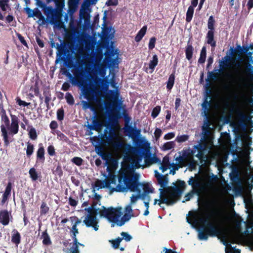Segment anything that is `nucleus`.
Here are the masks:
<instances>
[{
    "label": "nucleus",
    "mask_w": 253,
    "mask_h": 253,
    "mask_svg": "<svg viewBox=\"0 0 253 253\" xmlns=\"http://www.w3.org/2000/svg\"><path fill=\"white\" fill-rule=\"evenodd\" d=\"M158 63V58L156 54L153 55L152 60H151L149 63V68L152 70V73L155 69L156 66Z\"/></svg>",
    "instance_id": "35"
},
{
    "label": "nucleus",
    "mask_w": 253,
    "mask_h": 253,
    "mask_svg": "<svg viewBox=\"0 0 253 253\" xmlns=\"http://www.w3.org/2000/svg\"><path fill=\"white\" fill-rule=\"evenodd\" d=\"M207 57V50L205 46H203L200 52V57L198 59L199 64H204L205 62Z\"/></svg>",
    "instance_id": "32"
},
{
    "label": "nucleus",
    "mask_w": 253,
    "mask_h": 253,
    "mask_svg": "<svg viewBox=\"0 0 253 253\" xmlns=\"http://www.w3.org/2000/svg\"><path fill=\"white\" fill-rule=\"evenodd\" d=\"M231 56L226 55L224 57L223 60L219 62V68L218 70L219 72H222L225 69L231 67L230 61L232 60Z\"/></svg>",
    "instance_id": "20"
},
{
    "label": "nucleus",
    "mask_w": 253,
    "mask_h": 253,
    "mask_svg": "<svg viewBox=\"0 0 253 253\" xmlns=\"http://www.w3.org/2000/svg\"><path fill=\"white\" fill-rule=\"evenodd\" d=\"M162 134V130L159 128H156L155 132H154V135L155 137L156 140H158L160 137H161V135Z\"/></svg>",
    "instance_id": "61"
},
{
    "label": "nucleus",
    "mask_w": 253,
    "mask_h": 253,
    "mask_svg": "<svg viewBox=\"0 0 253 253\" xmlns=\"http://www.w3.org/2000/svg\"><path fill=\"white\" fill-rule=\"evenodd\" d=\"M105 55V61L107 63H110L109 66H111L112 63H113L115 61V59L112 58V57L115 55L114 50L112 49L108 48L107 49Z\"/></svg>",
    "instance_id": "24"
},
{
    "label": "nucleus",
    "mask_w": 253,
    "mask_h": 253,
    "mask_svg": "<svg viewBox=\"0 0 253 253\" xmlns=\"http://www.w3.org/2000/svg\"><path fill=\"white\" fill-rule=\"evenodd\" d=\"M49 210V208L45 202H42L40 207V213L41 215L47 214Z\"/></svg>",
    "instance_id": "39"
},
{
    "label": "nucleus",
    "mask_w": 253,
    "mask_h": 253,
    "mask_svg": "<svg viewBox=\"0 0 253 253\" xmlns=\"http://www.w3.org/2000/svg\"><path fill=\"white\" fill-rule=\"evenodd\" d=\"M218 75V73H214L213 72L209 71L208 73V79L216 80L217 79Z\"/></svg>",
    "instance_id": "56"
},
{
    "label": "nucleus",
    "mask_w": 253,
    "mask_h": 253,
    "mask_svg": "<svg viewBox=\"0 0 253 253\" xmlns=\"http://www.w3.org/2000/svg\"><path fill=\"white\" fill-rule=\"evenodd\" d=\"M194 11V8L192 6H189L186 14V21L188 23L191 22L192 20L193 13Z\"/></svg>",
    "instance_id": "37"
},
{
    "label": "nucleus",
    "mask_w": 253,
    "mask_h": 253,
    "mask_svg": "<svg viewBox=\"0 0 253 253\" xmlns=\"http://www.w3.org/2000/svg\"><path fill=\"white\" fill-rule=\"evenodd\" d=\"M175 70L169 76L168 81L167 83V88L171 90L174 84Z\"/></svg>",
    "instance_id": "27"
},
{
    "label": "nucleus",
    "mask_w": 253,
    "mask_h": 253,
    "mask_svg": "<svg viewBox=\"0 0 253 253\" xmlns=\"http://www.w3.org/2000/svg\"><path fill=\"white\" fill-rule=\"evenodd\" d=\"M83 222L87 227H92L95 231L98 230L99 226L97 225L98 222L96 219V216L87 215Z\"/></svg>",
    "instance_id": "16"
},
{
    "label": "nucleus",
    "mask_w": 253,
    "mask_h": 253,
    "mask_svg": "<svg viewBox=\"0 0 253 253\" xmlns=\"http://www.w3.org/2000/svg\"><path fill=\"white\" fill-rule=\"evenodd\" d=\"M29 173L30 178L33 181L37 180L41 175V173H38L34 168H32L30 169Z\"/></svg>",
    "instance_id": "31"
},
{
    "label": "nucleus",
    "mask_w": 253,
    "mask_h": 253,
    "mask_svg": "<svg viewBox=\"0 0 253 253\" xmlns=\"http://www.w3.org/2000/svg\"><path fill=\"white\" fill-rule=\"evenodd\" d=\"M36 4L39 7L42 8L44 14L46 16L47 19L49 20L50 14L55 12L52 6H47L45 3L41 0H37Z\"/></svg>",
    "instance_id": "17"
},
{
    "label": "nucleus",
    "mask_w": 253,
    "mask_h": 253,
    "mask_svg": "<svg viewBox=\"0 0 253 253\" xmlns=\"http://www.w3.org/2000/svg\"><path fill=\"white\" fill-rule=\"evenodd\" d=\"M95 186L98 188H103L107 187V185L105 180L104 181L97 180L95 183Z\"/></svg>",
    "instance_id": "55"
},
{
    "label": "nucleus",
    "mask_w": 253,
    "mask_h": 253,
    "mask_svg": "<svg viewBox=\"0 0 253 253\" xmlns=\"http://www.w3.org/2000/svg\"><path fill=\"white\" fill-rule=\"evenodd\" d=\"M121 235L123 237V240L124 239L126 242H129L132 239V237L126 232H122Z\"/></svg>",
    "instance_id": "57"
},
{
    "label": "nucleus",
    "mask_w": 253,
    "mask_h": 253,
    "mask_svg": "<svg viewBox=\"0 0 253 253\" xmlns=\"http://www.w3.org/2000/svg\"><path fill=\"white\" fill-rule=\"evenodd\" d=\"M41 238L43 239L42 244L44 245L49 246L51 244L52 242L47 230H45L42 233Z\"/></svg>",
    "instance_id": "29"
},
{
    "label": "nucleus",
    "mask_w": 253,
    "mask_h": 253,
    "mask_svg": "<svg viewBox=\"0 0 253 253\" xmlns=\"http://www.w3.org/2000/svg\"><path fill=\"white\" fill-rule=\"evenodd\" d=\"M189 135L187 134H183L180 136H177L176 140L178 142L181 143L187 141L189 139Z\"/></svg>",
    "instance_id": "52"
},
{
    "label": "nucleus",
    "mask_w": 253,
    "mask_h": 253,
    "mask_svg": "<svg viewBox=\"0 0 253 253\" xmlns=\"http://www.w3.org/2000/svg\"><path fill=\"white\" fill-rule=\"evenodd\" d=\"M30 90L34 91L35 95H39L40 93V89L38 85V83L37 82H36L34 85L33 86H32L30 87Z\"/></svg>",
    "instance_id": "53"
},
{
    "label": "nucleus",
    "mask_w": 253,
    "mask_h": 253,
    "mask_svg": "<svg viewBox=\"0 0 253 253\" xmlns=\"http://www.w3.org/2000/svg\"><path fill=\"white\" fill-rule=\"evenodd\" d=\"M205 179L207 180L205 182L200 181L201 178L199 176L197 177L191 176L188 181V185L192 187V190L186 194L184 197L185 201H188L193 197L194 194L200 195L202 193L207 191L211 188L214 183L218 180L216 175L211 173V175L207 174L205 176Z\"/></svg>",
    "instance_id": "5"
},
{
    "label": "nucleus",
    "mask_w": 253,
    "mask_h": 253,
    "mask_svg": "<svg viewBox=\"0 0 253 253\" xmlns=\"http://www.w3.org/2000/svg\"><path fill=\"white\" fill-rule=\"evenodd\" d=\"M123 116L125 121V126L123 128L124 132L132 138L140 134L141 131L139 129H137L135 127H132L129 125L131 118L128 116L126 110L123 112Z\"/></svg>",
    "instance_id": "10"
},
{
    "label": "nucleus",
    "mask_w": 253,
    "mask_h": 253,
    "mask_svg": "<svg viewBox=\"0 0 253 253\" xmlns=\"http://www.w3.org/2000/svg\"><path fill=\"white\" fill-rule=\"evenodd\" d=\"M48 154L50 156H54L56 155L55 149L54 147L51 145L48 146L47 148Z\"/></svg>",
    "instance_id": "54"
},
{
    "label": "nucleus",
    "mask_w": 253,
    "mask_h": 253,
    "mask_svg": "<svg viewBox=\"0 0 253 253\" xmlns=\"http://www.w3.org/2000/svg\"><path fill=\"white\" fill-rule=\"evenodd\" d=\"M211 89L208 88L207 89L204 101L201 105L204 115L206 117L208 116L210 108L211 106V101L209 100V99L211 98Z\"/></svg>",
    "instance_id": "15"
},
{
    "label": "nucleus",
    "mask_w": 253,
    "mask_h": 253,
    "mask_svg": "<svg viewBox=\"0 0 253 253\" xmlns=\"http://www.w3.org/2000/svg\"><path fill=\"white\" fill-rule=\"evenodd\" d=\"M10 213L7 210H4L0 211V223L3 225H7L10 221Z\"/></svg>",
    "instance_id": "21"
},
{
    "label": "nucleus",
    "mask_w": 253,
    "mask_h": 253,
    "mask_svg": "<svg viewBox=\"0 0 253 253\" xmlns=\"http://www.w3.org/2000/svg\"><path fill=\"white\" fill-rule=\"evenodd\" d=\"M139 175L136 173L123 170L120 171L118 175V184L113 188V190L119 192H125L129 191L136 192V195H132L129 204L132 205L138 199H144V194L141 193L140 186L141 183L139 181Z\"/></svg>",
    "instance_id": "2"
},
{
    "label": "nucleus",
    "mask_w": 253,
    "mask_h": 253,
    "mask_svg": "<svg viewBox=\"0 0 253 253\" xmlns=\"http://www.w3.org/2000/svg\"><path fill=\"white\" fill-rule=\"evenodd\" d=\"M206 148V144L205 143H200L193 146V149L189 153V155L191 156H195L199 160H201L204 158Z\"/></svg>",
    "instance_id": "14"
},
{
    "label": "nucleus",
    "mask_w": 253,
    "mask_h": 253,
    "mask_svg": "<svg viewBox=\"0 0 253 253\" xmlns=\"http://www.w3.org/2000/svg\"><path fill=\"white\" fill-rule=\"evenodd\" d=\"M174 146V143L173 141L167 142L164 143V144L163 146L162 149L164 151L169 150L173 148Z\"/></svg>",
    "instance_id": "44"
},
{
    "label": "nucleus",
    "mask_w": 253,
    "mask_h": 253,
    "mask_svg": "<svg viewBox=\"0 0 253 253\" xmlns=\"http://www.w3.org/2000/svg\"><path fill=\"white\" fill-rule=\"evenodd\" d=\"M194 48L191 43L189 41L188 42L187 45L185 48V53L186 58L189 61L190 63L192 62V59L194 54Z\"/></svg>",
    "instance_id": "22"
},
{
    "label": "nucleus",
    "mask_w": 253,
    "mask_h": 253,
    "mask_svg": "<svg viewBox=\"0 0 253 253\" xmlns=\"http://www.w3.org/2000/svg\"><path fill=\"white\" fill-rule=\"evenodd\" d=\"M28 127H30L28 132L30 138L32 140H36L38 137L36 129L32 126H29Z\"/></svg>",
    "instance_id": "40"
},
{
    "label": "nucleus",
    "mask_w": 253,
    "mask_h": 253,
    "mask_svg": "<svg viewBox=\"0 0 253 253\" xmlns=\"http://www.w3.org/2000/svg\"><path fill=\"white\" fill-rule=\"evenodd\" d=\"M186 186L184 181L178 180L177 185L168 186L165 189H159L160 199H155L154 204L156 205L159 202V206L162 204L168 206L174 205L179 200Z\"/></svg>",
    "instance_id": "4"
},
{
    "label": "nucleus",
    "mask_w": 253,
    "mask_h": 253,
    "mask_svg": "<svg viewBox=\"0 0 253 253\" xmlns=\"http://www.w3.org/2000/svg\"><path fill=\"white\" fill-rule=\"evenodd\" d=\"M71 231L72 232V237L73 238V241L77 243L78 239L76 238V235L79 233L78 229L77 228V227L72 226L71 229Z\"/></svg>",
    "instance_id": "46"
},
{
    "label": "nucleus",
    "mask_w": 253,
    "mask_h": 253,
    "mask_svg": "<svg viewBox=\"0 0 253 253\" xmlns=\"http://www.w3.org/2000/svg\"><path fill=\"white\" fill-rule=\"evenodd\" d=\"M104 137L106 139V143L108 145L112 146L114 149L118 150L122 148L123 143L114 130L111 129L108 135L105 134Z\"/></svg>",
    "instance_id": "11"
},
{
    "label": "nucleus",
    "mask_w": 253,
    "mask_h": 253,
    "mask_svg": "<svg viewBox=\"0 0 253 253\" xmlns=\"http://www.w3.org/2000/svg\"><path fill=\"white\" fill-rule=\"evenodd\" d=\"M122 240L123 238L119 237L115 240L110 241V242L111 243L113 248L115 249H117L119 248L120 243Z\"/></svg>",
    "instance_id": "41"
},
{
    "label": "nucleus",
    "mask_w": 253,
    "mask_h": 253,
    "mask_svg": "<svg viewBox=\"0 0 253 253\" xmlns=\"http://www.w3.org/2000/svg\"><path fill=\"white\" fill-rule=\"evenodd\" d=\"M245 73L248 78V79L251 82H253V66L248 64L245 70Z\"/></svg>",
    "instance_id": "26"
},
{
    "label": "nucleus",
    "mask_w": 253,
    "mask_h": 253,
    "mask_svg": "<svg viewBox=\"0 0 253 253\" xmlns=\"http://www.w3.org/2000/svg\"><path fill=\"white\" fill-rule=\"evenodd\" d=\"M157 180L159 184L161 186L160 189H165L166 187H168L167 186L168 183V179L167 175H163L161 178H159Z\"/></svg>",
    "instance_id": "33"
},
{
    "label": "nucleus",
    "mask_w": 253,
    "mask_h": 253,
    "mask_svg": "<svg viewBox=\"0 0 253 253\" xmlns=\"http://www.w3.org/2000/svg\"><path fill=\"white\" fill-rule=\"evenodd\" d=\"M64 109L61 108L59 109L57 111V119L61 121L64 119Z\"/></svg>",
    "instance_id": "48"
},
{
    "label": "nucleus",
    "mask_w": 253,
    "mask_h": 253,
    "mask_svg": "<svg viewBox=\"0 0 253 253\" xmlns=\"http://www.w3.org/2000/svg\"><path fill=\"white\" fill-rule=\"evenodd\" d=\"M118 4V0H108L106 2V5L107 6H116Z\"/></svg>",
    "instance_id": "63"
},
{
    "label": "nucleus",
    "mask_w": 253,
    "mask_h": 253,
    "mask_svg": "<svg viewBox=\"0 0 253 253\" xmlns=\"http://www.w3.org/2000/svg\"><path fill=\"white\" fill-rule=\"evenodd\" d=\"M147 29V26H144L137 33L135 37V41L136 42H139L146 34Z\"/></svg>",
    "instance_id": "28"
},
{
    "label": "nucleus",
    "mask_w": 253,
    "mask_h": 253,
    "mask_svg": "<svg viewBox=\"0 0 253 253\" xmlns=\"http://www.w3.org/2000/svg\"><path fill=\"white\" fill-rule=\"evenodd\" d=\"M78 244H79L78 241L77 243H76L73 241V245L71 248V253H80V251L78 247Z\"/></svg>",
    "instance_id": "59"
},
{
    "label": "nucleus",
    "mask_w": 253,
    "mask_h": 253,
    "mask_svg": "<svg viewBox=\"0 0 253 253\" xmlns=\"http://www.w3.org/2000/svg\"><path fill=\"white\" fill-rule=\"evenodd\" d=\"M25 11L28 14V17H33L34 16H37L38 14H41V12L38 9H36V10L35 11L28 7L25 8Z\"/></svg>",
    "instance_id": "38"
},
{
    "label": "nucleus",
    "mask_w": 253,
    "mask_h": 253,
    "mask_svg": "<svg viewBox=\"0 0 253 253\" xmlns=\"http://www.w3.org/2000/svg\"><path fill=\"white\" fill-rule=\"evenodd\" d=\"M120 93L117 90H110L108 97L112 100V105L107 102L104 103L106 113L109 121L115 122L121 116L119 112L122 102L119 100Z\"/></svg>",
    "instance_id": "7"
},
{
    "label": "nucleus",
    "mask_w": 253,
    "mask_h": 253,
    "mask_svg": "<svg viewBox=\"0 0 253 253\" xmlns=\"http://www.w3.org/2000/svg\"><path fill=\"white\" fill-rule=\"evenodd\" d=\"M75 77L71 80L73 85L83 86L82 92L84 97L87 101H82V107L84 110L89 109L93 112L92 125H88L87 128L90 130L99 131L103 126L102 122L99 120L97 115L96 109L93 103H95L97 107L101 110H104V102L99 97L102 96V91L104 88V80L97 76L93 77V83L90 82L88 84L85 82V72L82 68L75 73Z\"/></svg>",
    "instance_id": "1"
},
{
    "label": "nucleus",
    "mask_w": 253,
    "mask_h": 253,
    "mask_svg": "<svg viewBox=\"0 0 253 253\" xmlns=\"http://www.w3.org/2000/svg\"><path fill=\"white\" fill-rule=\"evenodd\" d=\"M11 189H12V183L11 182H8V183L6 185L5 191L3 194L9 198V197L11 195Z\"/></svg>",
    "instance_id": "42"
},
{
    "label": "nucleus",
    "mask_w": 253,
    "mask_h": 253,
    "mask_svg": "<svg viewBox=\"0 0 253 253\" xmlns=\"http://www.w3.org/2000/svg\"><path fill=\"white\" fill-rule=\"evenodd\" d=\"M8 1L9 0H0V7L3 11L6 10V7H9Z\"/></svg>",
    "instance_id": "50"
},
{
    "label": "nucleus",
    "mask_w": 253,
    "mask_h": 253,
    "mask_svg": "<svg viewBox=\"0 0 253 253\" xmlns=\"http://www.w3.org/2000/svg\"><path fill=\"white\" fill-rule=\"evenodd\" d=\"M45 150L42 143L39 144V148L36 153V164H43L45 162Z\"/></svg>",
    "instance_id": "18"
},
{
    "label": "nucleus",
    "mask_w": 253,
    "mask_h": 253,
    "mask_svg": "<svg viewBox=\"0 0 253 253\" xmlns=\"http://www.w3.org/2000/svg\"><path fill=\"white\" fill-rule=\"evenodd\" d=\"M161 111V106H157L155 107H154L152 110V113H151V116L153 118H156L158 115L159 114L160 112Z\"/></svg>",
    "instance_id": "47"
},
{
    "label": "nucleus",
    "mask_w": 253,
    "mask_h": 253,
    "mask_svg": "<svg viewBox=\"0 0 253 253\" xmlns=\"http://www.w3.org/2000/svg\"><path fill=\"white\" fill-rule=\"evenodd\" d=\"M72 162L78 166H81L83 165V160L78 157H75L72 159Z\"/></svg>",
    "instance_id": "49"
},
{
    "label": "nucleus",
    "mask_w": 253,
    "mask_h": 253,
    "mask_svg": "<svg viewBox=\"0 0 253 253\" xmlns=\"http://www.w3.org/2000/svg\"><path fill=\"white\" fill-rule=\"evenodd\" d=\"M19 120L15 116L11 117V123L9 125V126L7 129L10 131V133L13 134H16L18 133L19 130L18 125Z\"/></svg>",
    "instance_id": "19"
},
{
    "label": "nucleus",
    "mask_w": 253,
    "mask_h": 253,
    "mask_svg": "<svg viewBox=\"0 0 253 253\" xmlns=\"http://www.w3.org/2000/svg\"><path fill=\"white\" fill-rule=\"evenodd\" d=\"M141 184L142 185L139 187L141 190V188H143L144 193L142 194H144V196L146 194H148L149 193L152 192V190L151 189L148 184H144L141 183Z\"/></svg>",
    "instance_id": "43"
},
{
    "label": "nucleus",
    "mask_w": 253,
    "mask_h": 253,
    "mask_svg": "<svg viewBox=\"0 0 253 253\" xmlns=\"http://www.w3.org/2000/svg\"><path fill=\"white\" fill-rule=\"evenodd\" d=\"M65 98L67 102L70 105H73L74 104V99L73 95L69 92H67L65 95Z\"/></svg>",
    "instance_id": "45"
},
{
    "label": "nucleus",
    "mask_w": 253,
    "mask_h": 253,
    "mask_svg": "<svg viewBox=\"0 0 253 253\" xmlns=\"http://www.w3.org/2000/svg\"><path fill=\"white\" fill-rule=\"evenodd\" d=\"M239 47L240 48V50L238 51V52L240 54L247 53L249 50V47H248V46H243L242 48L240 46H239Z\"/></svg>",
    "instance_id": "62"
},
{
    "label": "nucleus",
    "mask_w": 253,
    "mask_h": 253,
    "mask_svg": "<svg viewBox=\"0 0 253 253\" xmlns=\"http://www.w3.org/2000/svg\"><path fill=\"white\" fill-rule=\"evenodd\" d=\"M215 21L212 15L209 18L208 28L209 29L206 37V42L211 46V50H214L216 46V41L214 38Z\"/></svg>",
    "instance_id": "9"
},
{
    "label": "nucleus",
    "mask_w": 253,
    "mask_h": 253,
    "mask_svg": "<svg viewBox=\"0 0 253 253\" xmlns=\"http://www.w3.org/2000/svg\"><path fill=\"white\" fill-rule=\"evenodd\" d=\"M34 151V145L31 143L28 142L27 143V148L26 150V156L28 158H30Z\"/></svg>",
    "instance_id": "36"
},
{
    "label": "nucleus",
    "mask_w": 253,
    "mask_h": 253,
    "mask_svg": "<svg viewBox=\"0 0 253 253\" xmlns=\"http://www.w3.org/2000/svg\"><path fill=\"white\" fill-rule=\"evenodd\" d=\"M122 210L121 207L106 208L104 206H102L99 213L100 217L106 218L110 222L116 223L119 226H122L126 222L129 220L131 217L134 216L133 214L125 213L121 220H119V217L123 214Z\"/></svg>",
    "instance_id": "6"
},
{
    "label": "nucleus",
    "mask_w": 253,
    "mask_h": 253,
    "mask_svg": "<svg viewBox=\"0 0 253 253\" xmlns=\"http://www.w3.org/2000/svg\"><path fill=\"white\" fill-rule=\"evenodd\" d=\"M1 114V121L4 124L0 126L2 136H3L4 144L5 146H8L10 143L8 139V133L6 128L9 126L10 121L8 117L6 114L5 111L2 109Z\"/></svg>",
    "instance_id": "13"
},
{
    "label": "nucleus",
    "mask_w": 253,
    "mask_h": 253,
    "mask_svg": "<svg viewBox=\"0 0 253 253\" xmlns=\"http://www.w3.org/2000/svg\"><path fill=\"white\" fill-rule=\"evenodd\" d=\"M43 95L45 97V103L48 106L49 105V102L51 100V94L49 87H45L43 88Z\"/></svg>",
    "instance_id": "30"
},
{
    "label": "nucleus",
    "mask_w": 253,
    "mask_h": 253,
    "mask_svg": "<svg viewBox=\"0 0 253 253\" xmlns=\"http://www.w3.org/2000/svg\"><path fill=\"white\" fill-rule=\"evenodd\" d=\"M85 210L86 211L88 214L87 215H91L92 216H96L97 214L98 209H93V207H89L88 208L85 209Z\"/></svg>",
    "instance_id": "51"
},
{
    "label": "nucleus",
    "mask_w": 253,
    "mask_h": 253,
    "mask_svg": "<svg viewBox=\"0 0 253 253\" xmlns=\"http://www.w3.org/2000/svg\"><path fill=\"white\" fill-rule=\"evenodd\" d=\"M17 37L21 43L25 46H28L27 43L25 40L24 38L20 34H17Z\"/></svg>",
    "instance_id": "64"
},
{
    "label": "nucleus",
    "mask_w": 253,
    "mask_h": 253,
    "mask_svg": "<svg viewBox=\"0 0 253 253\" xmlns=\"http://www.w3.org/2000/svg\"><path fill=\"white\" fill-rule=\"evenodd\" d=\"M54 173L55 175H57L59 177L62 176L63 175V171L62 170L61 167L59 165L54 170Z\"/></svg>",
    "instance_id": "60"
},
{
    "label": "nucleus",
    "mask_w": 253,
    "mask_h": 253,
    "mask_svg": "<svg viewBox=\"0 0 253 253\" xmlns=\"http://www.w3.org/2000/svg\"><path fill=\"white\" fill-rule=\"evenodd\" d=\"M200 222L203 223L201 226L202 230L199 231L198 238L200 240H207L208 237H218L220 239L222 244L226 246H230V249H225V253H232V250L233 248L230 244H228L226 240L227 239V233L225 229L221 227L215 225L211 222H209L208 219L201 218L200 219Z\"/></svg>",
    "instance_id": "3"
},
{
    "label": "nucleus",
    "mask_w": 253,
    "mask_h": 253,
    "mask_svg": "<svg viewBox=\"0 0 253 253\" xmlns=\"http://www.w3.org/2000/svg\"><path fill=\"white\" fill-rule=\"evenodd\" d=\"M12 233L11 242L18 246L21 242V235L16 229H13Z\"/></svg>",
    "instance_id": "25"
},
{
    "label": "nucleus",
    "mask_w": 253,
    "mask_h": 253,
    "mask_svg": "<svg viewBox=\"0 0 253 253\" xmlns=\"http://www.w3.org/2000/svg\"><path fill=\"white\" fill-rule=\"evenodd\" d=\"M105 181L107 185V188H109L111 184H116V176L114 174H110L105 179Z\"/></svg>",
    "instance_id": "34"
},
{
    "label": "nucleus",
    "mask_w": 253,
    "mask_h": 253,
    "mask_svg": "<svg viewBox=\"0 0 253 253\" xmlns=\"http://www.w3.org/2000/svg\"><path fill=\"white\" fill-rule=\"evenodd\" d=\"M134 153L140 158L144 156L145 164L146 166H150L153 164L160 162V160L157 157L155 156L152 157L147 153H145L144 151V148L142 147L135 148L134 149Z\"/></svg>",
    "instance_id": "12"
},
{
    "label": "nucleus",
    "mask_w": 253,
    "mask_h": 253,
    "mask_svg": "<svg viewBox=\"0 0 253 253\" xmlns=\"http://www.w3.org/2000/svg\"><path fill=\"white\" fill-rule=\"evenodd\" d=\"M156 41V38L155 37H152L150 39L148 44V48L150 50H152L155 47Z\"/></svg>",
    "instance_id": "58"
},
{
    "label": "nucleus",
    "mask_w": 253,
    "mask_h": 253,
    "mask_svg": "<svg viewBox=\"0 0 253 253\" xmlns=\"http://www.w3.org/2000/svg\"><path fill=\"white\" fill-rule=\"evenodd\" d=\"M99 156H100L103 160L106 161L107 163L110 162L114 165L117 164V161L112 157L111 154L109 153L105 152H100V154H99Z\"/></svg>",
    "instance_id": "23"
},
{
    "label": "nucleus",
    "mask_w": 253,
    "mask_h": 253,
    "mask_svg": "<svg viewBox=\"0 0 253 253\" xmlns=\"http://www.w3.org/2000/svg\"><path fill=\"white\" fill-rule=\"evenodd\" d=\"M51 1H54L55 3L56 8H53L54 12L50 14L49 23L51 24L59 25L61 24L62 10L64 5L63 2L59 0H46L47 3H49Z\"/></svg>",
    "instance_id": "8"
}]
</instances>
